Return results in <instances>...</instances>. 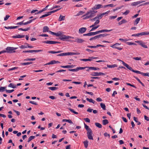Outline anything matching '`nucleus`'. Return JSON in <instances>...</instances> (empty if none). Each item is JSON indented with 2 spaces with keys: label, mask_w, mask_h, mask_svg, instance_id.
<instances>
[{
  "label": "nucleus",
  "mask_w": 149,
  "mask_h": 149,
  "mask_svg": "<svg viewBox=\"0 0 149 149\" xmlns=\"http://www.w3.org/2000/svg\"><path fill=\"white\" fill-rule=\"evenodd\" d=\"M97 12V11H95L92 10H90L89 11H87L86 14L83 16V17H84L83 19H87L93 17L95 15V13Z\"/></svg>",
  "instance_id": "f257e3e1"
},
{
  "label": "nucleus",
  "mask_w": 149,
  "mask_h": 149,
  "mask_svg": "<svg viewBox=\"0 0 149 149\" xmlns=\"http://www.w3.org/2000/svg\"><path fill=\"white\" fill-rule=\"evenodd\" d=\"M118 60L121 61L123 64V65L125 67H126L128 69L130 70L135 73L141 74H142L143 76H145V73H143L138 70H134V69H132V68L129 65H128L127 63H125L123 61L119 59H118Z\"/></svg>",
  "instance_id": "f03ea898"
},
{
  "label": "nucleus",
  "mask_w": 149,
  "mask_h": 149,
  "mask_svg": "<svg viewBox=\"0 0 149 149\" xmlns=\"http://www.w3.org/2000/svg\"><path fill=\"white\" fill-rule=\"evenodd\" d=\"M84 127L87 131V134L88 139L90 140H93V138L92 136L93 134L92 131L91 129L89 128L88 126L86 125L85 123H84Z\"/></svg>",
  "instance_id": "7ed1b4c3"
},
{
  "label": "nucleus",
  "mask_w": 149,
  "mask_h": 149,
  "mask_svg": "<svg viewBox=\"0 0 149 149\" xmlns=\"http://www.w3.org/2000/svg\"><path fill=\"white\" fill-rule=\"evenodd\" d=\"M80 54V53L78 52H67L61 53L57 54V56H65L67 55H79Z\"/></svg>",
  "instance_id": "20e7f679"
},
{
  "label": "nucleus",
  "mask_w": 149,
  "mask_h": 149,
  "mask_svg": "<svg viewBox=\"0 0 149 149\" xmlns=\"http://www.w3.org/2000/svg\"><path fill=\"white\" fill-rule=\"evenodd\" d=\"M59 36V39L61 40L65 41V40L68 39L70 38H74L71 36H66L65 35L62 34L61 32V34Z\"/></svg>",
  "instance_id": "39448f33"
},
{
  "label": "nucleus",
  "mask_w": 149,
  "mask_h": 149,
  "mask_svg": "<svg viewBox=\"0 0 149 149\" xmlns=\"http://www.w3.org/2000/svg\"><path fill=\"white\" fill-rule=\"evenodd\" d=\"M18 48V47H8L6 48V50H7V53H12L15 52V50Z\"/></svg>",
  "instance_id": "423d86ee"
},
{
  "label": "nucleus",
  "mask_w": 149,
  "mask_h": 149,
  "mask_svg": "<svg viewBox=\"0 0 149 149\" xmlns=\"http://www.w3.org/2000/svg\"><path fill=\"white\" fill-rule=\"evenodd\" d=\"M120 43H116L113 45L111 46L110 47L113 48L117 49L119 50H121L122 49V48L118 47V46L120 45Z\"/></svg>",
  "instance_id": "0eeeda50"
},
{
  "label": "nucleus",
  "mask_w": 149,
  "mask_h": 149,
  "mask_svg": "<svg viewBox=\"0 0 149 149\" xmlns=\"http://www.w3.org/2000/svg\"><path fill=\"white\" fill-rule=\"evenodd\" d=\"M91 75L92 76H94L105 75L104 73L101 72H93L91 73Z\"/></svg>",
  "instance_id": "6e6552de"
},
{
  "label": "nucleus",
  "mask_w": 149,
  "mask_h": 149,
  "mask_svg": "<svg viewBox=\"0 0 149 149\" xmlns=\"http://www.w3.org/2000/svg\"><path fill=\"white\" fill-rule=\"evenodd\" d=\"M103 7L102 5L101 4H98L95 5L91 9L93 10L99 9Z\"/></svg>",
  "instance_id": "1a4fd4ad"
},
{
  "label": "nucleus",
  "mask_w": 149,
  "mask_h": 149,
  "mask_svg": "<svg viewBox=\"0 0 149 149\" xmlns=\"http://www.w3.org/2000/svg\"><path fill=\"white\" fill-rule=\"evenodd\" d=\"M60 62L58 61L52 60L50 61L49 62L46 63L45 65H52L56 63H60Z\"/></svg>",
  "instance_id": "9d476101"
},
{
  "label": "nucleus",
  "mask_w": 149,
  "mask_h": 149,
  "mask_svg": "<svg viewBox=\"0 0 149 149\" xmlns=\"http://www.w3.org/2000/svg\"><path fill=\"white\" fill-rule=\"evenodd\" d=\"M87 30V29L86 27H82L79 29V33H83L85 32Z\"/></svg>",
  "instance_id": "9b49d317"
},
{
  "label": "nucleus",
  "mask_w": 149,
  "mask_h": 149,
  "mask_svg": "<svg viewBox=\"0 0 149 149\" xmlns=\"http://www.w3.org/2000/svg\"><path fill=\"white\" fill-rule=\"evenodd\" d=\"M144 2V1H138L137 2H134L132 3V4H131V6H137V5L139 4H140L141 3H142Z\"/></svg>",
  "instance_id": "f8f14e48"
},
{
  "label": "nucleus",
  "mask_w": 149,
  "mask_h": 149,
  "mask_svg": "<svg viewBox=\"0 0 149 149\" xmlns=\"http://www.w3.org/2000/svg\"><path fill=\"white\" fill-rule=\"evenodd\" d=\"M76 41H72L73 42H77L78 43H81L84 42V40L81 38H77Z\"/></svg>",
  "instance_id": "ddd939ff"
},
{
  "label": "nucleus",
  "mask_w": 149,
  "mask_h": 149,
  "mask_svg": "<svg viewBox=\"0 0 149 149\" xmlns=\"http://www.w3.org/2000/svg\"><path fill=\"white\" fill-rule=\"evenodd\" d=\"M25 35H21L19 34L15 36H13L12 37L13 38H24L25 37Z\"/></svg>",
  "instance_id": "4468645a"
},
{
  "label": "nucleus",
  "mask_w": 149,
  "mask_h": 149,
  "mask_svg": "<svg viewBox=\"0 0 149 149\" xmlns=\"http://www.w3.org/2000/svg\"><path fill=\"white\" fill-rule=\"evenodd\" d=\"M42 42L43 43H46L47 44H54V41H50V40L44 41H42Z\"/></svg>",
  "instance_id": "2eb2a0df"
},
{
  "label": "nucleus",
  "mask_w": 149,
  "mask_h": 149,
  "mask_svg": "<svg viewBox=\"0 0 149 149\" xmlns=\"http://www.w3.org/2000/svg\"><path fill=\"white\" fill-rule=\"evenodd\" d=\"M139 36H140L148 35H149V32H142L139 33H138Z\"/></svg>",
  "instance_id": "dca6fc26"
},
{
  "label": "nucleus",
  "mask_w": 149,
  "mask_h": 149,
  "mask_svg": "<svg viewBox=\"0 0 149 149\" xmlns=\"http://www.w3.org/2000/svg\"><path fill=\"white\" fill-rule=\"evenodd\" d=\"M86 68H88L89 69L93 70H97L100 69L97 67H86Z\"/></svg>",
  "instance_id": "f3484780"
},
{
  "label": "nucleus",
  "mask_w": 149,
  "mask_h": 149,
  "mask_svg": "<svg viewBox=\"0 0 149 149\" xmlns=\"http://www.w3.org/2000/svg\"><path fill=\"white\" fill-rule=\"evenodd\" d=\"M49 29V28L47 26H44L43 28V32L45 33L46 32H48Z\"/></svg>",
  "instance_id": "a211bd4d"
},
{
  "label": "nucleus",
  "mask_w": 149,
  "mask_h": 149,
  "mask_svg": "<svg viewBox=\"0 0 149 149\" xmlns=\"http://www.w3.org/2000/svg\"><path fill=\"white\" fill-rule=\"evenodd\" d=\"M51 34L53 35H55L56 36H58L61 34V32L59 31L57 33H55L52 32Z\"/></svg>",
  "instance_id": "6ab92c4d"
},
{
  "label": "nucleus",
  "mask_w": 149,
  "mask_h": 149,
  "mask_svg": "<svg viewBox=\"0 0 149 149\" xmlns=\"http://www.w3.org/2000/svg\"><path fill=\"white\" fill-rule=\"evenodd\" d=\"M107 66L108 68H114L115 67H117L118 65L116 64H114L113 65H109L107 64Z\"/></svg>",
  "instance_id": "aec40b11"
},
{
  "label": "nucleus",
  "mask_w": 149,
  "mask_h": 149,
  "mask_svg": "<svg viewBox=\"0 0 149 149\" xmlns=\"http://www.w3.org/2000/svg\"><path fill=\"white\" fill-rule=\"evenodd\" d=\"M140 17L137 18L134 21V25H137L140 20Z\"/></svg>",
  "instance_id": "412c9836"
},
{
  "label": "nucleus",
  "mask_w": 149,
  "mask_h": 149,
  "mask_svg": "<svg viewBox=\"0 0 149 149\" xmlns=\"http://www.w3.org/2000/svg\"><path fill=\"white\" fill-rule=\"evenodd\" d=\"M109 34H107V33H104L101 34L99 35H98L99 38H102V37H106L108 35H109Z\"/></svg>",
  "instance_id": "4be33fe9"
},
{
  "label": "nucleus",
  "mask_w": 149,
  "mask_h": 149,
  "mask_svg": "<svg viewBox=\"0 0 149 149\" xmlns=\"http://www.w3.org/2000/svg\"><path fill=\"white\" fill-rule=\"evenodd\" d=\"M62 121V122H68L70 124H73V122H72L71 120L70 119H64Z\"/></svg>",
  "instance_id": "5701e85b"
},
{
  "label": "nucleus",
  "mask_w": 149,
  "mask_h": 149,
  "mask_svg": "<svg viewBox=\"0 0 149 149\" xmlns=\"http://www.w3.org/2000/svg\"><path fill=\"white\" fill-rule=\"evenodd\" d=\"M33 63L32 62H26V63H22L20 64L22 65H28L30 64H32Z\"/></svg>",
  "instance_id": "b1692460"
},
{
  "label": "nucleus",
  "mask_w": 149,
  "mask_h": 149,
  "mask_svg": "<svg viewBox=\"0 0 149 149\" xmlns=\"http://www.w3.org/2000/svg\"><path fill=\"white\" fill-rule=\"evenodd\" d=\"M35 138V136H31L29 138L27 142L28 143H29L31 140H32L33 139H34Z\"/></svg>",
  "instance_id": "393cba45"
},
{
  "label": "nucleus",
  "mask_w": 149,
  "mask_h": 149,
  "mask_svg": "<svg viewBox=\"0 0 149 149\" xmlns=\"http://www.w3.org/2000/svg\"><path fill=\"white\" fill-rule=\"evenodd\" d=\"M8 87H11L13 88H16V86L15 85H14L12 83H10L8 86Z\"/></svg>",
  "instance_id": "a878e982"
},
{
  "label": "nucleus",
  "mask_w": 149,
  "mask_h": 149,
  "mask_svg": "<svg viewBox=\"0 0 149 149\" xmlns=\"http://www.w3.org/2000/svg\"><path fill=\"white\" fill-rule=\"evenodd\" d=\"M101 107L104 110H106V106L104 104L101 103L100 104Z\"/></svg>",
  "instance_id": "bb28decb"
},
{
  "label": "nucleus",
  "mask_w": 149,
  "mask_h": 149,
  "mask_svg": "<svg viewBox=\"0 0 149 149\" xmlns=\"http://www.w3.org/2000/svg\"><path fill=\"white\" fill-rule=\"evenodd\" d=\"M86 100L87 101H89L90 102H91L94 104H95V101L94 100H93L92 99H89L88 98H86Z\"/></svg>",
  "instance_id": "cd10ccee"
},
{
  "label": "nucleus",
  "mask_w": 149,
  "mask_h": 149,
  "mask_svg": "<svg viewBox=\"0 0 149 149\" xmlns=\"http://www.w3.org/2000/svg\"><path fill=\"white\" fill-rule=\"evenodd\" d=\"M102 124L104 125H105L109 123L107 119H104L102 121Z\"/></svg>",
  "instance_id": "c85d7f7f"
},
{
  "label": "nucleus",
  "mask_w": 149,
  "mask_h": 149,
  "mask_svg": "<svg viewBox=\"0 0 149 149\" xmlns=\"http://www.w3.org/2000/svg\"><path fill=\"white\" fill-rule=\"evenodd\" d=\"M103 16V15L102 13L100 15H97V16L96 17L97 19H101L102 18Z\"/></svg>",
  "instance_id": "c756f323"
},
{
  "label": "nucleus",
  "mask_w": 149,
  "mask_h": 149,
  "mask_svg": "<svg viewBox=\"0 0 149 149\" xmlns=\"http://www.w3.org/2000/svg\"><path fill=\"white\" fill-rule=\"evenodd\" d=\"M65 19V16L60 15L58 20L61 21L64 20Z\"/></svg>",
  "instance_id": "7c9ffc66"
},
{
  "label": "nucleus",
  "mask_w": 149,
  "mask_h": 149,
  "mask_svg": "<svg viewBox=\"0 0 149 149\" xmlns=\"http://www.w3.org/2000/svg\"><path fill=\"white\" fill-rule=\"evenodd\" d=\"M134 120L137 123V125H139L141 124V123L140 122L138 121L137 118L135 117H133Z\"/></svg>",
  "instance_id": "2f4dec72"
},
{
  "label": "nucleus",
  "mask_w": 149,
  "mask_h": 149,
  "mask_svg": "<svg viewBox=\"0 0 149 149\" xmlns=\"http://www.w3.org/2000/svg\"><path fill=\"white\" fill-rule=\"evenodd\" d=\"M84 146L85 148H87L88 146V141L87 140H86L83 142Z\"/></svg>",
  "instance_id": "473e14b6"
},
{
  "label": "nucleus",
  "mask_w": 149,
  "mask_h": 149,
  "mask_svg": "<svg viewBox=\"0 0 149 149\" xmlns=\"http://www.w3.org/2000/svg\"><path fill=\"white\" fill-rule=\"evenodd\" d=\"M68 109L71 112L74 113L75 114H77L78 113L74 111V109H71V108H68Z\"/></svg>",
  "instance_id": "72a5a7b5"
},
{
  "label": "nucleus",
  "mask_w": 149,
  "mask_h": 149,
  "mask_svg": "<svg viewBox=\"0 0 149 149\" xmlns=\"http://www.w3.org/2000/svg\"><path fill=\"white\" fill-rule=\"evenodd\" d=\"M134 77L143 86H144V85L143 83H142L140 80L137 77L134 76Z\"/></svg>",
  "instance_id": "f704fd0d"
},
{
  "label": "nucleus",
  "mask_w": 149,
  "mask_h": 149,
  "mask_svg": "<svg viewBox=\"0 0 149 149\" xmlns=\"http://www.w3.org/2000/svg\"><path fill=\"white\" fill-rule=\"evenodd\" d=\"M95 124L96 126L98 128H101L102 127V125L99 123H96Z\"/></svg>",
  "instance_id": "c9c22d12"
},
{
  "label": "nucleus",
  "mask_w": 149,
  "mask_h": 149,
  "mask_svg": "<svg viewBox=\"0 0 149 149\" xmlns=\"http://www.w3.org/2000/svg\"><path fill=\"white\" fill-rule=\"evenodd\" d=\"M6 88V87H0V92H3L5 90V89Z\"/></svg>",
  "instance_id": "e433bc0d"
},
{
  "label": "nucleus",
  "mask_w": 149,
  "mask_h": 149,
  "mask_svg": "<svg viewBox=\"0 0 149 149\" xmlns=\"http://www.w3.org/2000/svg\"><path fill=\"white\" fill-rule=\"evenodd\" d=\"M140 45L143 47L145 48H148L147 46L145 44V43L144 42H143V43H141V44H140Z\"/></svg>",
  "instance_id": "4c0bfd02"
},
{
  "label": "nucleus",
  "mask_w": 149,
  "mask_h": 149,
  "mask_svg": "<svg viewBox=\"0 0 149 149\" xmlns=\"http://www.w3.org/2000/svg\"><path fill=\"white\" fill-rule=\"evenodd\" d=\"M49 89L51 90L52 91H54L58 89V88L55 87H49L48 88Z\"/></svg>",
  "instance_id": "58836bf2"
},
{
  "label": "nucleus",
  "mask_w": 149,
  "mask_h": 149,
  "mask_svg": "<svg viewBox=\"0 0 149 149\" xmlns=\"http://www.w3.org/2000/svg\"><path fill=\"white\" fill-rule=\"evenodd\" d=\"M127 44L129 45H136V44L134 42H127Z\"/></svg>",
  "instance_id": "ea45409f"
},
{
  "label": "nucleus",
  "mask_w": 149,
  "mask_h": 149,
  "mask_svg": "<svg viewBox=\"0 0 149 149\" xmlns=\"http://www.w3.org/2000/svg\"><path fill=\"white\" fill-rule=\"evenodd\" d=\"M97 38H99V37H98V35L95 36L94 37H92V38H90L89 40H93L96 39H97Z\"/></svg>",
  "instance_id": "a19ab883"
},
{
  "label": "nucleus",
  "mask_w": 149,
  "mask_h": 149,
  "mask_svg": "<svg viewBox=\"0 0 149 149\" xmlns=\"http://www.w3.org/2000/svg\"><path fill=\"white\" fill-rule=\"evenodd\" d=\"M80 60L81 61H91L92 60V59L90 58L88 59H80Z\"/></svg>",
  "instance_id": "79ce46f5"
},
{
  "label": "nucleus",
  "mask_w": 149,
  "mask_h": 149,
  "mask_svg": "<svg viewBox=\"0 0 149 149\" xmlns=\"http://www.w3.org/2000/svg\"><path fill=\"white\" fill-rule=\"evenodd\" d=\"M42 50H32V53L33 52H42Z\"/></svg>",
  "instance_id": "37998d69"
},
{
  "label": "nucleus",
  "mask_w": 149,
  "mask_h": 149,
  "mask_svg": "<svg viewBox=\"0 0 149 149\" xmlns=\"http://www.w3.org/2000/svg\"><path fill=\"white\" fill-rule=\"evenodd\" d=\"M86 68H87L86 67H78L77 68V71L79 70H84Z\"/></svg>",
  "instance_id": "c03bdc74"
},
{
  "label": "nucleus",
  "mask_w": 149,
  "mask_h": 149,
  "mask_svg": "<svg viewBox=\"0 0 149 149\" xmlns=\"http://www.w3.org/2000/svg\"><path fill=\"white\" fill-rule=\"evenodd\" d=\"M99 25H97L95 27H92L93 28H92V29H91V30H90V31H93L96 29H97V28L99 27Z\"/></svg>",
  "instance_id": "a18cd8bd"
},
{
  "label": "nucleus",
  "mask_w": 149,
  "mask_h": 149,
  "mask_svg": "<svg viewBox=\"0 0 149 149\" xmlns=\"http://www.w3.org/2000/svg\"><path fill=\"white\" fill-rule=\"evenodd\" d=\"M21 49H24L27 47V45H22L19 47Z\"/></svg>",
  "instance_id": "49530a36"
},
{
  "label": "nucleus",
  "mask_w": 149,
  "mask_h": 149,
  "mask_svg": "<svg viewBox=\"0 0 149 149\" xmlns=\"http://www.w3.org/2000/svg\"><path fill=\"white\" fill-rule=\"evenodd\" d=\"M48 16H49L48 14V13H47L46 14H44V15H42L41 17H40V18H42L45 17H47Z\"/></svg>",
  "instance_id": "de8ad7c7"
},
{
  "label": "nucleus",
  "mask_w": 149,
  "mask_h": 149,
  "mask_svg": "<svg viewBox=\"0 0 149 149\" xmlns=\"http://www.w3.org/2000/svg\"><path fill=\"white\" fill-rule=\"evenodd\" d=\"M130 12V11L129 10H127L125 12L123 13V15H127Z\"/></svg>",
  "instance_id": "09e8293b"
},
{
  "label": "nucleus",
  "mask_w": 149,
  "mask_h": 149,
  "mask_svg": "<svg viewBox=\"0 0 149 149\" xmlns=\"http://www.w3.org/2000/svg\"><path fill=\"white\" fill-rule=\"evenodd\" d=\"M133 59L136 60H141V57H134L133 58Z\"/></svg>",
  "instance_id": "8fccbe9b"
},
{
  "label": "nucleus",
  "mask_w": 149,
  "mask_h": 149,
  "mask_svg": "<svg viewBox=\"0 0 149 149\" xmlns=\"http://www.w3.org/2000/svg\"><path fill=\"white\" fill-rule=\"evenodd\" d=\"M6 92L8 93H11L13 92L14 91V89H12L11 90H5Z\"/></svg>",
  "instance_id": "3c124183"
},
{
  "label": "nucleus",
  "mask_w": 149,
  "mask_h": 149,
  "mask_svg": "<svg viewBox=\"0 0 149 149\" xmlns=\"http://www.w3.org/2000/svg\"><path fill=\"white\" fill-rule=\"evenodd\" d=\"M88 33L89 36H94L95 35V32H89V33Z\"/></svg>",
  "instance_id": "603ef678"
},
{
  "label": "nucleus",
  "mask_w": 149,
  "mask_h": 149,
  "mask_svg": "<svg viewBox=\"0 0 149 149\" xmlns=\"http://www.w3.org/2000/svg\"><path fill=\"white\" fill-rule=\"evenodd\" d=\"M13 111L15 112V113H16L17 115V116H19V115H20V113L19 112V111H16L15 109H13Z\"/></svg>",
  "instance_id": "864d4df0"
},
{
  "label": "nucleus",
  "mask_w": 149,
  "mask_h": 149,
  "mask_svg": "<svg viewBox=\"0 0 149 149\" xmlns=\"http://www.w3.org/2000/svg\"><path fill=\"white\" fill-rule=\"evenodd\" d=\"M68 70L70 71L77 72V68L76 69H69Z\"/></svg>",
  "instance_id": "5fc2aeb1"
},
{
  "label": "nucleus",
  "mask_w": 149,
  "mask_h": 149,
  "mask_svg": "<svg viewBox=\"0 0 149 149\" xmlns=\"http://www.w3.org/2000/svg\"><path fill=\"white\" fill-rule=\"evenodd\" d=\"M18 68V67H14L13 68L9 69H8V71H10L12 70H15L16 69H17Z\"/></svg>",
  "instance_id": "6e6d98bb"
},
{
  "label": "nucleus",
  "mask_w": 149,
  "mask_h": 149,
  "mask_svg": "<svg viewBox=\"0 0 149 149\" xmlns=\"http://www.w3.org/2000/svg\"><path fill=\"white\" fill-rule=\"evenodd\" d=\"M29 102L30 103L32 104L35 105H37L38 104L36 103V102H35L34 101H30Z\"/></svg>",
  "instance_id": "4d7b16f0"
},
{
  "label": "nucleus",
  "mask_w": 149,
  "mask_h": 149,
  "mask_svg": "<svg viewBox=\"0 0 149 149\" xmlns=\"http://www.w3.org/2000/svg\"><path fill=\"white\" fill-rule=\"evenodd\" d=\"M39 36H42V37H48V36L46 34H42L39 35Z\"/></svg>",
  "instance_id": "13d9d810"
},
{
  "label": "nucleus",
  "mask_w": 149,
  "mask_h": 149,
  "mask_svg": "<svg viewBox=\"0 0 149 149\" xmlns=\"http://www.w3.org/2000/svg\"><path fill=\"white\" fill-rule=\"evenodd\" d=\"M10 17V16L9 15H6L5 17L4 18V20L5 21L7 20Z\"/></svg>",
  "instance_id": "bf43d9fd"
},
{
  "label": "nucleus",
  "mask_w": 149,
  "mask_h": 149,
  "mask_svg": "<svg viewBox=\"0 0 149 149\" xmlns=\"http://www.w3.org/2000/svg\"><path fill=\"white\" fill-rule=\"evenodd\" d=\"M117 17V15H115V16H111L109 17V19H114L116 18Z\"/></svg>",
  "instance_id": "052dcab7"
},
{
  "label": "nucleus",
  "mask_w": 149,
  "mask_h": 149,
  "mask_svg": "<svg viewBox=\"0 0 149 149\" xmlns=\"http://www.w3.org/2000/svg\"><path fill=\"white\" fill-rule=\"evenodd\" d=\"M72 83L74 84H80L81 82H77V81H73Z\"/></svg>",
  "instance_id": "680f3d73"
},
{
  "label": "nucleus",
  "mask_w": 149,
  "mask_h": 149,
  "mask_svg": "<svg viewBox=\"0 0 149 149\" xmlns=\"http://www.w3.org/2000/svg\"><path fill=\"white\" fill-rule=\"evenodd\" d=\"M86 50L88 51L90 53H93L94 52V51L93 50H91L88 49H86Z\"/></svg>",
  "instance_id": "e2e57ef3"
},
{
  "label": "nucleus",
  "mask_w": 149,
  "mask_h": 149,
  "mask_svg": "<svg viewBox=\"0 0 149 149\" xmlns=\"http://www.w3.org/2000/svg\"><path fill=\"white\" fill-rule=\"evenodd\" d=\"M84 120H85L86 122L88 123H90V119L88 118H84Z\"/></svg>",
  "instance_id": "0e129e2a"
},
{
  "label": "nucleus",
  "mask_w": 149,
  "mask_h": 149,
  "mask_svg": "<svg viewBox=\"0 0 149 149\" xmlns=\"http://www.w3.org/2000/svg\"><path fill=\"white\" fill-rule=\"evenodd\" d=\"M86 93L90 95H93V93L92 92H88V91H86Z\"/></svg>",
  "instance_id": "69168bd1"
},
{
  "label": "nucleus",
  "mask_w": 149,
  "mask_h": 149,
  "mask_svg": "<svg viewBox=\"0 0 149 149\" xmlns=\"http://www.w3.org/2000/svg\"><path fill=\"white\" fill-rule=\"evenodd\" d=\"M144 119L147 121H149V118L146 115L144 116Z\"/></svg>",
  "instance_id": "338daca9"
},
{
  "label": "nucleus",
  "mask_w": 149,
  "mask_h": 149,
  "mask_svg": "<svg viewBox=\"0 0 149 149\" xmlns=\"http://www.w3.org/2000/svg\"><path fill=\"white\" fill-rule=\"evenodd\" d=\"M117 94V92L116 91H114L113 92V93L112 95V96L113 97H114L115 96V95L116 94Z\"/></svg>",
  "instance_id": "774afa93"
}]
</instances>
